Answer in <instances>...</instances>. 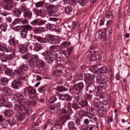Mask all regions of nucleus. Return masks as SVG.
Instances as JSON below:
<instances>
[{
	"label": "nucleus",
	"instance_id": "obj_27",
	"mask_svg": "<svg viewBox=\"0 0 130 130\" xmlns=\"http://www.w3.org/2000/svg\"><path fill=\"white\" fill-rule=\"evenodd\" d=\"M1 83L3 85H5L7 84L8 81V79L6 77H2L0 80Z\"/></svg>",
	"mask_w": 130,
	"mask_h": 130
},
{
	"label": "nucleus",
	"instance_id": "obj_52",
	"mask_svg": "<svg viewBox=\"0 0 130 130\" xmlns=\"http://www.w3.org/2000/svg\"><path fill=\"white\" fill-rule=\"evenodd\" d=\"M88 128V125L86 126L85 125H82L81 127V130H87Z\"/></svg>",
	"mask_w": 130,
	"mask_h": 130
},
{
	"label": "nucleus",
	"instance_id": "obj_4",
	"mask_svg": "<svg viewBox=\"0 0 130 130\" xmlns=\"http://www.w3.org/2000/svg\"><path fill=\"white\" fill-rule=\"evenodd\" d=\"M108 80V76L105 75H102L98 76L96 79V82L102 84H105V86L107 87L108 85L107 82Z\"/></svg>",
	"mask_w": 130,
	"mask_h": 130
},
{
	"label": "nucleus",
	"instance_id": "obj_2",
	"mask_svg": "<svg viewBox=\"0 0 130 130\" xmlns=\"http://www.w3.org/2000/svg\"><path fill=\"white\" fill-rule=\"evenodd\" d=\"M27 104L26 105H21L20 104V103H19V104H16L14 106V109L16 110H19L22 109V111H26V114L30 113L31 112V110L29 109L28 106Z\"/></svg>",
	"mask_w": 130,
	"mask_h": 130
},
{
	"label": "nucleus",
	"instance_id": "obj_54",
	"mask_svg": "<svg viewBox=\"0 0 130 130\" xmlns=\"http://www.w3.org/2000/svg\"><path fill=\"white\" fill-rule=\"evenodd\" d=\"M24 28H26L27 29V31L28 30H30L32 29V27L29 25H26L24 27Z\"/></svg>",
	"mask_w": 130,
	"mask_h": 130
},
{
	"label": "nucleus",
	"instance_id": "obj_38",
	"mask_svg": "<svg viewBox=\"0 0 130 130\" xmlns=\"http://www.w3.org/2000/svg\"><path fill=\"white\" fill-rule=\"evenodd\" d=\"M56 100V98L54 97L51 98L49 99L48 104L49 105H51Z\"/></svg>",
	"mask_w": 130,
	"mask_h": 130
},
{
	"label": "nucleus",
	"instance_id": "obj_32",
	"mask_svg": "<svg viewBox=\"0 0 130 130\" xmlns=\"http://www.w3.org/2000/svg\"><path fill=\"white\" fill-rule=\"evenodd\" d=\"M27 67L25 65H22L20 66L19 69L17 70H19L20 72H23L27 70Z\"/></svg>",
	"mask_w": 130,
	"mask_h": 130
},
{
	"label": "nucleus",
	"instance_id": "obj_23",
	"mask_svg": "<svg viewBox=\"0 0 130 130\" xmlns=\"http://www.w3.org/2000/svg\"><path fill=\"white\" fill-rule=\"evenodd\" d=\"M33 31L36 34H39L44 31L43 28L41 27H36L33 29Z\"/></svg>",
	"mask_w": 130,
	"mask_h": 130
},
{
	"label": "nucleus",
	"instance_id": "obj_40",
	"mask_svg": "<svg viewBox=\"0 0 130 130\" xmlns=\"http://www.w3.org/2000/svg\"><path fill=\"white\" fill-rule=\"evenodd\" d=\"M71 10V8L69 7H68L65 9V11L66 13L70 14H71L72 13Z\"/></svg>",
	"mask_w": 130,
	"mask_h": 130
},
{
	"label": "nucleus",
	"instance_id": "obj_34",
	"mask_svg": "<svg viewBox=\"0 0 130 130\" xmlns=\"http://www.w3.org/2000/svg\"><path fill=\"white\" fill-rule=\"evenodd\" d=\"M9 43L10 45L14 46L15 45V39L14 38L10 39L9 40Z\"/></svg>",
	"mask_w": 130,
	"mask_h": 130
},
{
	"label": "nucleus",
	"instance_id": "obj_43",
	"mask_svg": "<svg viewBox=\"0 0 130 130\" xmlns=\"http://www.w3.org/2000/svg\"><path fill=\"white\" fill-rule=\"evenodd\" d=\"M16 123L15 121L13 119H12L9 121L8 123L10 126H13Z\"/></svg>",
	"mask_w": 130,
	"mask_h": 130
},
{
	"label": "nucleus",
	"instance_id": "obj_44",
	"mask_svg": "<svg viewBox=\"0 0 130 130\" xmlns=\"http://www.w3.org/2000/svg\"><path fill=\"white\" fill-rule=\"evenodd\" d=\"M21 21V19H16L12 23V24L14 25L16 24L19 23Z\"/></svg>",
	"mask_w": 130,
	"mask_h": 130
},
{
	"label": "nucleus",
	"instance_id": "obj_56",
	"mask_svg": "<svg viewBox=\"0 0 130 130\" xmlns=\"http://www.w3.org/2000/svg\"><path fill=\"white\" fill-rule=\"evenodd\" d=\"M3 2H6V3H13V0H3Z\"/></svg>",
	"mask_w": 130,
	"mask_h": 130
},
{
	"label": "nucleus",
	"instance_id": "obj_14",
	"mask_svg": "<svg viewBox=\"0 0 130 130\" xmlns=\"http://www.w3.org/2000/svg\"><path fill=\"white\" fill-rule=\"evenodd\" d=\"M24 91L25 93L27 92L32 96H34V94L36 93L35 90L31 87H26L24 89Z\"/></svg>",
	"mask_w": 130,
	"mask_h": 130
},
{
	"label": "nucleus",
	"instance_id": "obj_13",
	"mask_svg": "<svg viewBox=\"0 0 130 130\" xmlns=\"http://www.w3.org/2000/svg\"><path fill=\"white\" fill-rule=\"evenodd\" d=\"M22 82V81L19 79L14 80L12 83V87L15 89H18Z\"/></svg>",
	"mask_w": 130,
	"mask_h": 130
},
{
	"label": "nucleus",
	"instance_id": "obj_47",
	"mask_svg": "<svg viewBox=\"0 0 130 130\" xmlns=\"http://www.w3.org/2000/svg\"><path fill=\"white\" fill-rule=\"evenodd\" d=\"M57 107V111H59V112L60 114H61L63 113H64L65 112V110L64 109H61L60 108V107Z\"/></svg>",
	"mask_w": 130,
	"mask_h": 130
},
{
	"label": "nucleus",
	"instance_id": "obj_58",
	"mask_svg": "<svg viewBox=\"0 0 130 130\" xmlns=\"http://www.w3.org/2000/svg\"><path fill=\"white\" fill-rule=\"evenodd\" d=\"M108 27H107L106 31H108L109 32V33H111L112 32V28L110 26H108Z\"/></svg>",
	"mask_w": 130,
	"mask_h": 130
},
{
	"label": "nucleus",
	"instance_id": "obj_63",
	"mask_svg": "<svg viewBox=\"0 0 130 130\" xmlns=\"http://www.w3.org/2000/svg\"><path fill=\"white\" fill-rule=\"evenodd\" d=\"M21 23L23 24H27L28 23V21L26 19H24L23 20H21Z\"/></svg>",
	"mask_w": 130,
	"mask_h": 130
},
{
	"label": "nucleus",
	"instance_id": "obj_3",
	"mask_svg": "<svg viewBox=\"0 0 130 130\" xmlns=\"http://www.w3.org/2000/svg\"><path fill=\"white\" fill-rule=\"evenodd\" d=\"M54 52L52 53L48 51H46L44 53H43L42 54L45 56L46 61L48 63H51L53 60V58L56 57V56L54 54Z\"/></svg>",
	"mask_w": 130,
	"mask_h": 130
},
{
	"label": "nucleus",
	"instance_id": "obj_48",
	"mask_svg": "<svg viewBox=\"0 0 130 130\" xmlns=\"http://www.w3.org/2000/svg\"><path fill=\"white\" fill-rule=\"evenodd\" d=\"M67 119V117L64 116H63L61 117L60 120V121L62 123L64 121Z\"/></svg>",
	"mask_w": 130,
	"mask_h": 130
},
{
	"label": "nucleus",
	"instance_id": "obj_60",
	"mask_svg": "<svg viewBox=\"0 0 130 130\" xmlns=\"http://www.w3.org/2000/svg\"><path fill=\"white\" fill-rule=\"evenodd\" d=\"M50 30H53L55 29L56 28V26L54 24H51Z\"/></svg>",
	"mask_w": 130,
	"mask_h": 130
},
{
	"label": "nucleus",
	"instance_id": "obj_8",
	"mask_svg": "<svg viewBox=\"0 0 130 130\" xmlns=\"http://www.w3.org/2000/svg\"><path fill=\"white\" fill-rule=\"evenodd\" d=\"M96 35L100 40L103 41L105 38L106 31L102 30H100L97 33Z\"/></svg>",
	"mask_w": 130,
	"mask_h": 130
},
{
	"label": "nucleus",
	"instance_id": "obj_20",
	"mask_svg": "<svg viewBox=\"0 0 130 130\" xmlns=\"http://www.w3.org/2000/svg\"><path fill=\"white\" fill-rule=\"evenodd\" d=\"M13 13L14 15L18 17H20L21 14L20 10L17 8H14L13 9Z\"/></svg>",
	"mask_w": 130,
	"mask_h": 130
},
{
	"label": "nucleus",
	"instance_id": "obj_39",
	"mask_svg": "<svg viewBox=\"0 0 130 130\" xmlns=\"http://www.w3.org/2000/svg\"><path fill=\"white\" fill-rule=\"evenodd\" d=\"M52 112L54 113H56L57 112V104H55L51 108Z\"/></svg>",
	"mask_w": 130,
	"mask_h": 130
},
{
	"label": "nucleus",
	"instance_id": "obj_16",
	"mask_svg": "<svg viewBox=\"0 0 130 130\" xmlns=\"http://www.w3.org/2000/svg\"><path fill=\"white\" fill-rule=\"evenodd\" d=\"M100 64V63H98V64L91 66L89 68V70L92 72H95L97 69H99Z\"/></svg>",
	"mask_w": 130,
	"mask_h": 130
},
{
	"label": "nucleus",
	"instance_id": "obj_37",
	"mask_svg": "<svg viewBox=\"0 0 130 130\" xmlns=\"http://www.w3.org/2000/svg\"><path fill=\"white\" fill-rule=\"evenodd\" d=\"M88 104L86 100H83L79 103L80 105L82 107L86 106Z\"/></svg>",
	"mask_w": 130,
	"mask_h": 130
},
{
	"label": "nucleus",
	"instance_id": "obj_22",
	"mask_svg": "<svg viewBox=\"0 0 130 130\" xmlns=\"http://www.w3.org/2000/svg\"><path fill=\"white\" fill-rule=\"evenodd\" d=\"M27 30L26 28H23L20 31L21 36L24 38H25L27 36Z\"/></svg>",
	"mask_w": 130,
	"mask_h": 130
},
{
	"label": "nucleus",
	"instance_id": "obj_50",
	"mask_svg": "<svg viewBox=\"0 0 130 130\" xmlns=\"http://www.w3.org/2000/svg\"><path fill=\"white\" fill-rule=\"evenodd\" d=\"M38 23V21L36 19L34 20L31 22V24L32 25L34 26L37 25Z\"/></svg>",
	"mask_w": 130,
	"mask_h": 130
},
{
	"label": "nucleus",
	"instance_id": "obj_45",
	"mask_svg": "<svg viewBox=\"0 0 130 130\" xmlns=\"http://www.w3.org/2000/svg\"><path fill=\"white\" fill-rule=\"evenodd\" d=\"M7 26L6 25H3L2 24L0 25V28L1 30H3V31L5 32Z\"/></svg>",
	"mask_w": 130,
	"mask_h": 130
},
{
	"label": "nucleus",
	"instance_id": "obj_28",
	"mask_svg": "<svg viewBox=\"0 0 130 130\" xmlns=\"http://www.w3.org/2000/svg\"><path fill=\"white\" fill-rule=\"evenodd\" d=\"M6 74L12 77L14 75V73L13 71L9 69H7L5 71Z\"/></svg>",
	"mask_w": 130,
	"mask_h": 130
},
{
	"label": "nucleus",
	"instance_id": "obj_59",
	"mask_svg": "<svg viewBox=\"0 0 130 130\" xmlns=\"http://www.w3.org/2000/svg\"><path fill=\"white\" fill-rule=\"evenodd\" d=\"M61 45L63 46V48H65L68 45L66 41H64L61 43Z\"/></svg>",
	"mask_w": 130,
	"mask_h": 130
},
{
	"label": "nucleus",
	"instance_id": "obj_11",
	"mask_svg": "<svg viewBox=\"0 0 130 130\" xmlns=\"http://www.w3.org/2000/svg\"><path fill=\"white\" fill-rule=\"evenodd\" d=\"M84 84L83 83L81 82L76 84L74 86L73 88L76 91H80L82 90L84 87Z\"/></svg>",
	"mask_w": 130,
	"mask_h": 130
},
{
	"label": "nucleus",
	"instance_id": "obj_55",
	"mask_svg": "<svg viewBox=\"0 0 130 130\" xmlns=\"http://www.w3.org/2000/svg\"><path fill=\"white\" fill-rule=\"evenodd\" d=\"M47 11L50 13H52L53 12V10L51 6L48 7L47 9Z\"/></svg>",
	"mask_w": 130,
	"mask_h": 130
},
{
	"label": "nucleus",
	"instance_id": "obj_57",
	"mask_svg": "<svg viewBox=\"0 0 130 130\" xmlns=\"http://www.w3.org/2000/svg\"><path fill=\"white\" fill-rule=\"evenodd\" d=\"M74 97L75 99H76L77 101H78V99L79 98L80 96L78 93H76L74 94Z\"/></svg>",
	"mask_w": 130,
	"mask_h": 130
},
{
	"label": "nucleus",
	"instance_id": "obj_17",
	"mask_svg": "<svg viewBox=\"0 0 130 130\" xmlns=\"http://www.w3.org/2000/svg\"><path fill=\"white\" fill-rule=\"evenodd\" d=\"M13 7V4L12 3H5L3 5V8L4 9L6 10H10Z\"/></svg>",
	"mask_w": 130,
	"mask_h": 130
},
{
	"label": "nucleus",
	"instance_id": "obj_6",
	"mask_svg": "<svg viewBox=\"0 0 130 130\" xmlns=\"http://www.w3.org/2000/svg\"><path fill=\"white\" fill-rule=\"evenodd\" d=\"M26 111H22V112H18L16 115V118L18 121H21L23 120L26 116Z\"/></svg>",
	"mask_w": 130,
	"mask_h": 130
},
{
	"label": "nucleus",
	"instance_id": "obj_29",
	"mask_svg": "<svg viewBox=\"0 0 130 130\" xmlns=\"http://www.w3.org/2000/svg\"><path fill=\"white\" fill-rule=\"evenodd\" d=\"M106 111V109L102 107L98 110V112L99 115L102 116L104 115Z\"/></svg>",
	"mask_w": 130,
	"mask_h": 130
},
{
	"label": "nucleus",
	"instance_id": "obj_10",
	"mask_svg": "<svg viewBox=\"0 0 130 130\" xmlns=\"http://www.w3.org/2000/svg\"><path fill=\"white\" fill-rule=\"evenodd\" d=\"M1 90L3 91L6 96L11 95L12 94L11 90L7 87H3L1 88Z\"/></svg>",
	"mask_w": 130,
	"mask_h": 130
},
{
	"label": "nucleus",
	"instance_id": "obj_41",
	"mask_svg": "<svg viewBox=\"0 0 130 130\" xmlns=\"http://www.w3.org/2000/svg\"><path fill=\"white\" fill-rule=\"evenodd\" d=\"M37 40L41 43H45V39L40 37H37Z\"/></svg>",
	"mask_w": 130,
	"mask_h": 130
},
{
	"label": "nucleus",
	"instance_id": "obj_64",
	"mask_svg": "<svg viewBox=\"0 0 130 130\" xmlns=\"http://www.w3.org/2000/svg\"><path fill=\"white\" fill-rule=\"evenodd\" d=\"M5 20L7 22H10L12 20L11 18L9 17H6Z\"/></svg>",
	"mask_w": 130,
	"mask_h": 130
},
{
	"label": "nucleus",
	"instance_id": "obj_15",
	"mask_svg": "<svg viewBox=\"0 0 130 130\" xmlns=\"http://www.w3.org/2000/svg\"><path fill=\"white\" fill-rule=\"evenodd\" d=\"M24 15L25 18L27 19L31 18L32 15V14L29 10L27 9H24Z\"/></svg>",
	"mask_w": 130,
	"mask_h": 130
},
{
	"label": "nucleus",
	"instance_id": "obj_9",
	"mask_svg": "<svg viewBox=\"0 0 130 130\" xmlns=\"http://www.w3.org/2000/svg\"><path fill=\"white\" fill-rule=\"evenodd\" d=\"M85 81L87 83L90 82L93 83L94 81V74H88V76L86 75H84Z\"/></svg>",
	"mask_w": 130,
	"mask_h": 130
},
{
	"label": "nucleus",
	"instance_id": "obj_19",
	"mask_svg": "<svg viewBox=\"0 0 130 130\" xmlns=\"http://www.w3.org/2000/svg\"><path fill=\"white\" fill-rule=\"evenodd\" d=\"M54 38V37L50 34L46 35L45 37V43L50 42Z\"/></svg>",
	"mask_w": 130,
	"mask_h": 130
},
{
	"label": "nucleus",
	"instance_id": "obj_5",
	"mask_svg": "<svg viewBox=\"0 0 130 130\" xmlns=\"http://www.w3.org/2000/svg\"><path fill=\"white\" fill-rule=\"evenodd\" d=\"M96 87L93 84L88 85L87 87L86 90L89 91L90 93H92L95 96H99L100 94L99 91Z\"/></svg>",
	"mask_w": 130,
	"mask_h": 130
},
{
	"label": "nucleus",
	"instance_id": "obj_7",
	"mask_svg": "<svg viewBox=\"0 0 130 130\" xmlns=\"http://www.w3.org/2000/svg\"><path fill=\"white\" fill-rule=\"evenodd\" d=\"M39 59L38 56L37 55H34L31 56L29 64V66L31 67L35 66V64H36Z\"/></svg>",
	"mask_w": 130,
	"mask_h": 130
},
{
	"label": "nucleus",
	"instance_id": "obj_49",
	"mask_svg": "<svg viewBox=\"0 0 130 130\" xmlns=\"http://www.w3.org/2000/svg\"><path fill=\"white\" fill-rule=\"evenodd\" d=\"M44 4L43 2H38L36 4V6L37 7H39L41 6Z\"/></svg>",
	"mask_w": 130,
	"mask_h": 130
},
{
	"label": "nucleus",
	"instance_id": "obj_51",
	"mask_svg": "<svg viewBox=\"0 0 130 130\" xmlns=\"http://www.w3.org/2000/svg\"><path fill=\"white\" fill-rule=\"evenodd\" d=\"M22 27V26H16L14 28V30L16 31H18L21 29Z\"/></svg>",
	"mask_w": 130,
	"mask_h": 130
},
{
	"label": "nucleus",
	"instance_id": "obj_61",
	"mask_svg": "<svg viewBox=\"0 0 130 130\" xmlns=\"http://www.w3.org/2000/svg\"><path fill=\"white\" fill-rule=\"evenodd\" d=\"M59 99L60 100H63L65 99V97L63 95L61 94H60L59 95H58Z\"/></svg>",
	"mask_w": 130,
	"mask_h": 130
},
{
	"label": "nucleus",
	"instance_id": "obj_35",
	"mask_svg": "<svg viewBox=\"0 0 130 130\" xmlns=\"http://www.w3.org/2000/svg\"><path fill=\"white\" fill-rule=\"evenodd\" d=\"M67 50L63 51L62 53L66 56H68L69 54H71V49H67Z\"/></svg>",
	"mask_w": 130,
	"mask_h": 130
},
{
	"label": "nucleus",
	"instance_id": "obj_25",
	"mask_svg": "<svg viewBox=\"0 0 130 130\" xmlns=\"http://www.w3.org/2000/svg\"><path fill=\"white\" fill-rule=\"evenodd\" d=\"M7 100L6 96L3 94H0V103H4Z\"/></svg>",
	"mask_w": 130,
	"mask_h": 130
},
{
	"label": "nucleus",
	"instance_id": "obj_62",
	"mask_svg": "<svg viewBox=\"0 0 130 130\" xmlns=\"http://www.w3.org/2000/svg\"><path fill=\"white\" fill-rule=\"evenodd\" d=\"M27 51V49H19V51L21 54H24L26 53Z\"/></svg>",
	"mask_w": 130,
	"mask_h": 130
},
{
	"label": "nucleus",
	"instance_id": "obj_21",
	"mask_svg": "<svg viewBox=\"0 0 130 130\" xmlns=\"http://www.w3.org/2000/svg\"><path fill=\"white\" fill-rule=\"evenodd\" d=\"M75 124L73 122L70 121L68 123V127L70 130H75L76 129Z\"/></svg>",
	"mask_w": 130,
	"mask_h": 130
},
{
	"label": "nucleus",
	"instance_id": "obj_30",
	"mask_svg": "<svg viewBox=\"0 0 130 130\" xmlns=\"http://www.w3.org/2000/svg\"><path fill=\"white\" fill-rule=\"evenodd\" d=\"M78 2L82 6H85L88 3V0H79Z\"/></svg>",
	"mask_w": 130,
	"mask_h": 130
},
{
	"label": "nucleus",
	"instance_id": "obj_42",
	"mask_svg": "<svg viewBox=\"0 0 130 130\" xmlns=\"http://www.w3.org/2000/svg\"><path fill=\"white\" fill-rule=\"evenodd\" d=\"M45 89V86H42L40 87L38 89V91L40 93H43L44 92Z\"/></svg>",
	"mask_w": 130,
	"mask_h": 130
},
{
	"label": "nucleus",
	"instance_id": "obj_53",
	"mask_svg": "<svg viewBox=\"0 0 130 130\" xmlns=\"http://www.w3.org/2000/svg\"><path fill=\"white\" fill-rule=\"evenodd\" d=\"M1 69L5 71L7 69V67L6 65L4 64H2L0 67Z\"/></svg>",
	"mask_w": 130,
	"mask_h": 130
},
{
	"label": "nucleus",
	"instance_id": "obj_24",
	"mask_svg": "<svg viewBox=\"0 0 130 130\" xmlns=\"http://www.w3.org/2000/svg\"><path fill=\"white\" fill-rule=\"evenodd\" d=\"M10 56H9L8 57L5 55L3 54L2 55L1 57V59L2 61L3 62H6L7 60L10 59Z\"/></svg>",
	"mask_w": 130,
	"mask_h": 130
},
{
	"label": "nucleus",
	"instance_id": "obj_1",
	"mask_svg": "<svg viewBox=\"0 0 130 130\" xmlns=\"http://www.w3.org/2000/svg\"><path fill=\"white\" fill-rule=\"evenodd\" d=\"M25 97L22 94L19 93L15 95L14 96V100L20 103V104L22 105L27 104L28 105L33 106L36 104V102L34 100H25Z\"/></svg>",
	"mask_w": 130,
	"mask_h": 130
},
{
	"label": "nucleus",
	"instance_id": "obj_36",
	"mask_svg": "<svg viewBox=\"0 0 130 130\" xmlns=\"http://www.w3.org/2000/svg\"><path fill=\"white\" fill-rule=\"evenodd\" d=\"M99 70L100 72V73H105L107 71L106 68L104 66L102 67L100 69L99 68Z\"/></svg>",
	"mask_w": 130,
	"mask_h": 130
},
{
	"label": "nucleus",
	"instance_id": "obj_18",
	"mask_svg": "<svg viewBox=\"0 0 130 130\" xmlns=\"http://www.w3.org/2000/svg\"><path fill=\"white\" fill-rule=\"evenodd\" d=\"M44 62L41 60L37 61L35 66L38 68H42L44 67Z\"/></svg>",
	"mask_w": 130,
	"mask_h": 130
},
{
	"label": "nucleus",
	"instance_id": "obj_31",
	"mask_svg": "<svg viewBox=\"0 0 130 130\" xmlns=\"http://www.w3.org/2000/svg\"><path fill=\"white\" fill-rule=\"evenodd\" d=\"M105 16L107 18L111 19L113 18V15L112 12L111 11H109L106 12Z\"/></svg>",
	"mask_w": 130,
	"mask_h": 130
},
{
	"label": "nucleus",
	"instance_id": "obj_26",
	"mask_svg": "<svg viewBox=\"0 0 130 130\" xmlns=\"http://www.w3.org/2000/svg\"><path fill=\"white\" fill-rule=\"evenodd\" d=\"M13 113V110L11 109L7 110L4 112L5 115L8 117H10Z\"/></svg>",
	"mask_w": 130,
	"mask_h": 130
},
{
	"label": "nucleus",
	"instance_id": "obj_46",
	"mask_svg": "<svg viewBox=\"0 0 130 130\" xmlns=\"http://www.w3.org/2000/svg\"><path fill=\"white\" fill-rule=\"evenodd\" d=\"M8 48L5 44L0 43V49H8Z\"/></svg>",
	"mask_w": 130,
	"mask_h": 130
},
{
	"label": "nucleus",
	"instance_id": "obj_33",
	"mask_svg": "<svg viewBox=\"0 0 130 130\" xmlns=\"http://www.w3.org/2000/svg\"><path fill=\"white\" fill-rule=\"evenodd\" d=\"M68 90V89L63 86H59L57 87V90L60 92Z\"/></svg>",
	"mask_w": 130,
	"mask_h": 130
},
{
	"label": "nucleus",
	"instance_id": "obj_12",
	"mask_svg": "<svg viewBox=\"0 0 130 130\" xmlns=\"http://www.w3.org/2000/svg\"><path fill=\"white\" fill-rule=\"evenodd\" d=\"M17 75L18 77L22 79H26L27 77V75L23 72H20V71L17 70L16 72Z\"/></svg>",
	"mask_w": 130,
	"mask_h": 130
}]
</instances>
